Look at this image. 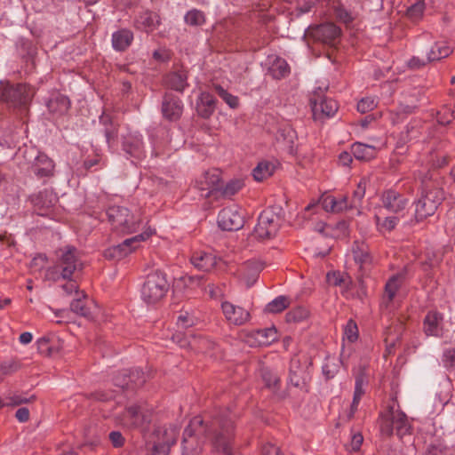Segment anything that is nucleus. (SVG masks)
<instances>
[{"instance_id": "obj_1", "label": "nucleus", "mask_w": 455, "mask_h": 455, "mask_svg": "<svg viewBox=\"0 0 455 455\" xmlns=\"http://www.w3.org/2000/svg\"><path fill=\"white\" fill-rule=\"evenodd\" d=\"M233 435L234 427L229 418L216 419L208 426L204 424L201 417H194L183 433L181 455H199L202 451V438L209 440L212 447L222 451L224 455H233L229 450Z\"/></svg>"}, {"instance_id": "obj_2", "label": "nucleus", "mask_w": 455, "mask_h": 455, "mask_svg": "<svg viewBox=\"0 0 455 455\" xmlns=\"http://www.w3.org/2000/svg\"><path fill=\"white\" fill-rule=\"evenodd\" d=\"M415 177L423 184L421 196L415 202V217L418 220H422L435 212L443 199V192L427 184V180L431 178L428 172L423 174L419 171L415 173Z\"/></svg>"}, {"instance_id": "obj_3", "label": "nucleus", "mask_w": 455, "mask_h": 455, "mask_svg": "<svg viewBox=\"0 0 455 455\" xmlns=\"http://www.w3.org/2000/svg\"><path fill=\"white\" fill-rule=\"evenodd\" d=\"M168 290L169 283L165 274L156 271L147 276L140 291L141 299L148 305L156 304L165 296Z\"/></svg>"}, {"instance_id": "obj_4", "label": "nucleus", "mask_w": 455, "mask_h": 455, "mask_svg": "<svg viewBox=\"0 0 455 455\" xmlns=\"http://www.w3.org/2000/svg\"><path fill=\"white\" fill-rule=\"evenodd\" d=\"M411 425L404 412L394 406L381 416L380 431L385 435H391L395 431L399 438L410 433Z\"/></svg>"}, {"instance_id": "obj_5", "label": "nucleus", "mask_w": 455, "mask_h": 455, "mask_svg": "<svg viewBox=\"0 0 455 455\" xmlns=\"http://www.w3.org/2000/svg\"><path fill=\"white\" fill-rule=\"evenodd\" d=\"M180 433L176 425L158 427L153 434V447L151 455H168L171 447L175 444Z\"/></svg>"}, {"instance_id": "obj_6", "label": "nucleus", "mask_w": 455, "mask_h": 455, "mask_svg": "<svg viewBox=\"0 0 455 455\" xmlns=\"http://www.w3.org/2000/svg\"><path fill=\"white\" fill-rule=\"evenodd\" d=\"M154 233V229L148 227L142 233L127 238L123 243L113 246L108 251L106 256L117 259H123L139 248L140 243L148 240Z\"/></svg>"}, {"instance_id": "obj_7", "label": "nucleus", "mask_w": 455, "mask_h": 455, "mask_svg": "<svg viewBox=\"0 0 455 455\" xmlns=\"http://www.w3.org/2000/svg\"><path fill=\"white\" fill-rule=\"evenodd\" d=\"M151 421V411L144 404L129 406L124 412L122 424L127 427H144Z\"/></svg>"}, {"instance_id": "obj_8", "label": "nucleus", "mask_w": 455, "mask_h": 455, "mask_svg": "<svg viewBox=\"0 0 455 455\" xmlns=\"http://www.w3.org/2000/svg\"><path fill=\"white\" fill-rule=\"evenodd\" d=\"M219 227L227 231H236L244 225L243 211L236 205L222 209L218 215Z\"/></svg>"}, {"instance_id": "obj_9", "label": "nucleus", "mask_w": 455, "mask_h": 455, "mask_svg": "<svg viewBox=\"0 0 455 455\" xmlns=\"http://www.w3.org/2000/svg\"><path fill=\"white\" fill-rule=\"evenodd\" d=\"M278 228V217L272 211L266 210L259 216L253 233L259 239H267L275 235Z\"/></svg>"}, {"instance_id": "obj_10", "label": "nucleus", "mask_w": 455, "mask_h": 455, "mask_svg": "<svg viewBox=\"0 0 455 455\" xmlns=\"http://www.w3.org/2000/svg\"><path fill=\"white\" fill-rule=\"evenodd\" d=\"M310 106L313 117L315 120H323L332 117L338 111V103L321 95H314L310 98Z\"/></svg>"}, {"instance_id": "obj_11", "label": "nucleus", "mask_w": 455, "mask_h": 455, "mask_svg": "<svg viewBox=\"0 0 455 455\" xmlns=\"http://www.w3.org/2000/svg\"><path fill=\"white\" fill-rule=\"evenodd\" d=\"M310 34L315 40L332 45L339 38L341 30L334 23L327 22L312 28Z\"/></svg>"}, {"instance_id": "obj_12", "label": "nucleus", "mask_w": 455, "mask_h": 455, "mask_svg": "<svg viewBox=\"0 0 455 455\" xmlns=\"http://www.w3.org/2000/svg\"><path fill=\"white\" fill-rule=\"evenodd\" d=\"M220 179L216 172H206L196 180V188L202 197L213 196L220 188Z\"/></svg>"}, {"instance_id": "obj_13", "label": "nucleus", "mask_w": 455, "mask_h": 455, "mask_svg": "<svg viewBox=\"0 0 455 455\" xmlns=\"http://www.w3.org/2000/svg\"><path fill=\"white\" fill-rule=\"evenodd\" d=\"M80 267L76 256V250L74 247H68L60 256L58 267L64 279H69L73 273Z\"/></svg>"}, {"instance_id": "obj_14", "label": "nucleus", "mask_w": 455, "mask_h": 455, "mask_svg": "<svg viewBox=\"0 0 455 455\" xmlns=\"http://www.w3.org/2000/svg\"><path fill=\"white\" fill-rule=\"evenodd\" d=\"M221 309L227 321L231 324L243 325L250 319V314L246 309L231 302L223 301Z\"/></svg>"}, {"instance_id": "obj_15", "label": "nucleus", "mask_w": 455, "mask_h": 455, "mask_svg": "<svg viewBox=\"0 0 455 455\" xmlns=\"http://www.w3.org/2000/svg\"><path fill=\"white\" fill-rule=\"evenodd\" d=\"M381 203L386 210L398 214L406 208L408 200L398 192L390 189L382 194Z\"/></svg>"}, {"instance_id": "obj_16", "label": "nucleus", "mask_w": 455, "mask_h": 455, "mask_svg": "<svg viewBox=\"0 0 455 455\" xmlns=\"http://www.w3.org/2000/svg\"><path fill=\"white\" fill-rule=\"evenodd\" d=\"M34 89L27 84H17L8 88L5 98L16 105L27 104L34 96Z\"/></svg>"}, {"instance_id": "obj_17", "label": "nucleus", "mask_w": 455, "mask_h": 455, "mask_svg": "<svg viewBox=\"0 0 455 455\" xmlns=\"http://www.w3.org/2000/svg\"><path fill=\"white\" fill-rule=\"evenodd\" d=\"M307 365L301 364L298 356H293L290 364L289 382L294 387L303 386L308 379Z\"/></svg>"}, {"instance_id": "obj_18", "label": "nucleus", "mask_w": 455, "mask_h": 455, "mask_svg": "<svg viewBox=\"0 0 455 455\" xmlns=\"http://www.w3.org/2000/svg\"><path fill=\"white\" fill-rule=\"evenodd\" d=\"M183 111V103L181 100L172 94H166L162 103V112L168 120H177L180 117Z\"/></svg>"}, {"instance_id": "obj_19", "label": "nucleus", "mask_w": 455, "mask_h": 455, "mask_svg": "<svg viewBox=\"0 0 455 455\" xmlns=\"http://www.w3.org/2000/svg\"><path fill=\"white\" fill-rule=\"evenodd\" d=\"M263 269V264L258 260L247 261L240 270L241 281L247 288L251 287L258 280L260 271Z\"/></svg>"}, {"instance_id": "obj_20", "label": "nucleus", "mask_w": 455, "mask_h": 455, "mask_svg": "<svg viewBox=\"0 0 455 455\" xmlns=\"http://www.w3.org/2000/svg\"><path fill=\"white\" fill-rule=\"evenodd\" d=\"M424 331L427 336H442L443 333V315L436 311H430L424 319Z\"/></svg>"}, {"instance_id": "obj_21", "label": "nucleus", "mask_w": 455, "mask_h": 455, "mask_svg": "<svg viewBox=\"0 0 455 455\" xmlns=\"http://www.w3.org/2000/svg\"><path fill=\"white\" fill-rule=\"evenodd\" d=\"M124 150L132 157L140 159L145 156L142 136L140 133H131L124 138Z\"/></svg>"}, {"instance_id": "obj_22", "label": "nucleus", "mask_w": 455, "mask_h": 455, "mask_svg": "<svg viewBox=\"0 0 455 455\" xmlns=\"http://www.w3.org/2000/svg\"><path fill=\"white\" fill-rule=\"evenodd\" d=\"M320 203L323 210L328 212L338 213L351 208L348 199L345 196L336 197L331 195H327L322 197Z\"/></svg>"}, {"instance_id": "obj_23", "label": "nucleus", "mask_w": 455, "mask_h": 455, "mask_svg": "<svg viewBox=\"0 0 455 455\" xmlns=\"http://www.w3.org/2000/svg\"><path fill=\"white\" fill-rule=\"evenodd\" d=\"M46 106L50 113L58 117L68 113L70 107V100L65 95L54 92L46 102Z\"/></svg>"}, {"instance_id": "obj_24", "label": "nucleus", "mask_w": 455, "mask_h": 455, "mask_svg": "<svg viewBox=\"0 0 455 455\" xmlns=\"http://www.w3.org/2000/svg\"><path fill=\"white\" fill-rule=\"evenodd\" d=\"M34 173L37 177H49L53 174L54 163L44 153H38L32 165Z\"/></svg>"}, {"instance_id": "obj_25", "label": "nucleus", "mask_w": 455, "mask_h": 455, "mask_svg": "<svg viewBox=\"0 0 455 455\" xmlns=\"http://www.w3.org/2000/svg\"><path fill=\"white\" fill-rule=\"evenodd\" d=\"M191 263L199 270L210 271L217 264V258L212 252L199 251L191 256Z\"/></svg>"}, {"instance_id": "obj_26", "label": "nucleus", "mask_w": 455, "mask_h": 455, "mask_svg": "<svg viewBox=\"0 0 455 455\" xmlns=\"http://www.w3.org/2000/svg\"><path fill=\"white\" fill-rule=\"evenodd\" d=\"M381 146L382 143L366 144L356 142L353 144L351 150L356 159L368 161L375 157L377 151Z\"/></svg>"}, {"instance_id": "obj_27", "label": "nucleus", "mask_w": 455, "mask_h": 455, "mask_svg": "<svg viewBox=\"0 0 455 455\" xmlns=\"http://www.w3.org/2000/svg\"><path fill=\"white\" fill-rule=\"evenodd\" d=\"M452 52L451 47L443 41L435 42L426 50V57L428 62L440 60L448 57Z\"/></svg>"}, {"instance_id": "obj_28", "label": "nucleus", "mask_w": 455, "mask_h": 455, "mask_svg": "<svg viewBox=\"0 0 455 455\" xmlns=\"http://www.w3.org/2000/svg\"><path fill=\"white\" fill-rule=\"evenodd\" d=\"M196 111L204 118H209L215 111V99L208 92H201L196 101Z\"/></svg>"}, {"instance_id": "obj_29", "label": "nucleus", "mask_w": 455, "mask_h": 455, "mask_svg": "<svg viewBox=\"0 0 455 455\" xmlns=\"http://www.w3.org/2000/svg\"><path fill=\"white\" fill-rule=\"evenodd\" d=\"M159 24L158 16L151 12H143L140 13L134 21V26L140 30L150 32L157 28Z\"/></svg>"}, {"instance_id": "obj_30", "label": "nucleus", "mask_w": 455, "mask_h": 455, "mask_svg": "<svg viewBox=\"0 0 455 455\" xmlns=\"http://www.w3.org/2000/svg\"><path fill=\"white\" fill-rule=\"evenodd\" d=\"M108 220L116 232H119L122 223L128 216V208L122 206H111L107 210Z\"/></svg>"}, {"instance_id": "obj_31", "label": "nucleus", "mask_w": 455, "mask_h": 455, "mask_svg": "<svg viewBox=\"0 0 455 455\" xmlns=\"http://www.w3.org/2000/svg\"><path fill=\"white\" fill-rule=\"evenodd\" d=\"M122 224L118 233L130 234L138 231L142 224L140 211L136 210L135 212H131L128 209V216Z\"/></svg>"}, {"instance_id": "obj_32", "label": "nucleus", "mask_w": 455, "mask_h": 455, "mask_svg": "<svg viewBox=\"0 0 455 455\" xmlns=\"http://www.w3.org/2000/svg\"><path fill=\"white\" fill-rule=\"evenodd\" d=\"M187 80V72L185 70H179L167 75L165 77V84L172 90L183 92L188 86Z\"/></svg>"}, {"instance_id": "obj_33", "label": "nucleus", "mask_w": 455, "mask_h": 455, "mask_svg": "<svg viewBox=\"0 0 455 455\" xmlns=\"http://www.w3.org/2000/svg\"><path fill=\"white\" fill-rule=\"evenodd\" d=\"M133 34L129 29H120L112 34V46L116 51H124L130 46Z\"/></svg>"}, {"instance_id": "obj_34", "label": "nucleus", "mask_w": 455, "mask_h": 455, "mask_svg": "<svg viewBox=\"0 0 455 455\" xmlns=\"http://www.w3.org/2000/svg\"><path fill=\"white\" fill-rule=\"evenodd\" d=\"M295 140L296 132L290 126H285L280 129L276 135L277 142L281 144V147L283 149L289 151L290 153L293 152Z\"/></svg>"}, {"instance_id": "obj_35", "label": "nucleus", "mask_w": 455, "mask_h": 455, "mask_svg": "<svg viewBox=\"0 0 455 455\" xmlns=\"http://www.w3.org/2000/svg\"><path fill=\"white\" fill-rule=\"evenodd\" d=\"M327 283L330 285L339 286L343 291H347L352 285V280L350 276L344 272L340 271H331L326 275Z\"/></svg>"}, {"instance_id": "obj_36", "label": "nucleus", "mask_w": 455, "mask_h": 455, "mask_svg": "<svg viewBox=\"0 0 455 455\" xmlns=\"http://www.w3.org/2000/svg\"><path fill=\"white\" fill-rule=\"evenodd\" d=\"M37 349L40 354L52 355L56 353L60 346V340L54 336H44L36 340Z\"/></svg>"}, {"instance_id": "obj_37", "label": "nucleus", "mask_w": 455, "mask_h": 455, "mask_svg": "<svg viewBox=\"0 0 455 455\" xmlns=\"http://www.w3.org/2000/svg\"><path fill=\"white\" fill-rule=\"evenodd\" d=\"M352 253L355 261L361 267L365 265L371 264V256L369 252L368 245L363 242H355L352 247Z\"/></svg>"}, {"instance_id": "obj_38", "label": "nucleus", "mask_w": 455, "mask_h": 455, "mask_svg": "<svg viewBox=\"0 0 455 455\" xmlns=\"http://www.w3.org/2000/svg\"><path fill=\"white\" fill-rule=\"evenodd\" d=\"M270 75L275 79H282L290 73V68L287 61L280 57H275L270 60L268 68Z\"/></svg>"}, {"instance_id": "obj_39", "label": "nucleus", "mask_w": 455, "mask_h": 455, "mask_svg": "<svg viewBox=\"0 0 455 455\" xmlns=\"http://www.w3.org/2000/svg\"><path fill=\"white\" fill-rule=\"evenodd\" d=\"M275 167L276 164L273 161H261L252 171L253 178L257 181H262L273 175Z\"/></svg>"}, {"instance_id": "obj_40", "label": "nucleus", "mask_w": 455, "mask_h": 455, "mask_svg": "<svg viewBox=\"0 0 455 455\" xmlns=\"http://www.w3.org/2000/svg\"><path fill=\"white\" fill-rule=\"evenodd\" d=\"M376 229L380 234L389 233L395 228L399 222V217L388 216L382 218L379 214L376 213L374 216Z\"/></svg>"}, {"instance_id": "obj_41", "label": "nucleus", "mask_w": 455, "mask_h": 455, "mask_svg": "<svg viewBox=\"0 0 455 455\" xmlns=\"http://www.w3.org/2000/svg\"><path fill=\"white\" fill-rule=\"evenodd\" d=\"M259 346H268L277 339V331L275 327L258 330L254 333Z\"/></svg>"}, {"instance_id": "obj_42", "label": "nucleus", "mask_w": 455, "mask_h": 455, "mask_svg": "<svg viewBox=\"0 0 455 455\" xmlns=\"http://www.w3.org/2000/svg\"><path fill=\"white\" fill-rule=\"evenodd\" d=\"M401 283L402 276L400 275H395L390 277L385 286L384 299H387L388 302L392 301L401 285Z\"/></svg>"}, {"instance_id": "obj_43", "label": "nucleus", "mask_w": 455, "mask_h": 455, "mask_svg": "<svg viewBox=\"0 0 455 455\" xmlns=\"http://www.w3.org/2000/svg\"><path fill=\"white\" fill-rule=\"evenodd\" d=\"M84 299L85 295L84 292L77 293V297L75 298L70 303V309L79 315L88 316L90 315V310L86 306Z\"/></svg>"}, {"instance_id": "obj_44", "label": "nucleus", "mask_w": 455, "mask_h": 455, "mask_svg": "<svg viewBox=\"0 0 455 455\" xmlns=\"http://www.w3.org/2000/svg\"><path fill=\"white\" fill-rule=\"evenodd\" d=\"M368 184V180L366 178H363L356 186V188L353 192V198L349 203L351 208H357L365 196L366 187Z\"/></svg>"}, {"instance_id": "obj_45", "label": "nucleus", "mask_w": 455, "mask_h": 455, "mask_svg": "<svg viewBox=\"0 0 455 455\" xmlns=\"http://www.w3.org/2000/svg\"><path fill=\"white\" fill-rule=\"evenodd\" d=\"M289 306V299L285 296H278L271 300L266 306V311L268 313H280Z\"/></svg>"}, {"instance_id": "obj_46", "label": "nucleus", "mask_w": 455, "mask_h": 455, "mask_svg": "<svg viewBox=\"0 0 455 455\" xmlns=\"http://www.w3.org/2000/svg\"><path fill=\"white\" fill-rule=\"evenodd\" d=\"M184 19L185 22L190 26H200L205 21L204 12L196 9L188 11Z\"/></svg>"}, {"instance_id": "obj_47", "label": "nucleus", "mask_w": 455, "mask_h": 455, "mask_svg": "<svg viewBox=\"0 0 455 455\" xmlns=\"http://www.w3.org/2000/svg\"><path fill=\"white\" fill-rule=\"evenodd\" d=\"M358 338V328L355 321L348 320L344 327L343 339L348 342H355Z\"/></svg>"}, {"instance_id": "obj_48", "label": "nucleus", "mask_w": 455, "mask_h": 455, "mask_svg": "<svg viewBox=\"0 0 455 455\" xmlns=\"http://www.w3.org/2000/svg\"><path fill=\"white\" fill-rule=\"evenodd\" d=\"M425 8H426L425 1L418 0L415 4H411L407 9V15L411 20H418L423 15Z\"/></svg>"}, {"instance_id": "obj_49", "label": "nucleus", "mask_w": 455, "mask_h": 455, "mask_svg": "<svg viewBox=\"0 0 455 455\" xmlns=\"http://www.w3.org/2000/svg\"><path fill=\"white\" fill-rule=\"evenodd\" d=\"M377 100L374 97L367 96L362 98L357 103V110L363 114L367 113L377 107Z\"/></svg>"}, {"instance_id": "obj_50", "label": "nucleus", "mask_w": 455, "mask_h": 455, "mask_svg": "<svg viewBox=\"0 0 455 455\" xmlns=\"http://www.w3.org/2000/svg\"><path fill=\"white\" fill-rule=\"evenodd\" d=\"M216 92L219 96L231 108H235L238 106V98L230 94L221 86H216Z\"/></svg>"}, {"instance_id": "obj_51", "label": "nucleus", "mask_w": 455, "mask_h": 455, "mask_svg": "<svg viewBox=\"0 0 455 455\" xmlns=\"http://www.w3.org/2000/svg\"><path fill=\"white\" fill-rule=\"evenodd\" d=\"M436 118L439 124L443 125L448 124L454 118L453 111L449 108H444L437 113Z\"/></svg>"}, {"instance_id": "obj_52", "label": "nucleus", "mask_w": 455, "mask_h": 455, "mask_svg": "<svg viewBox=\"0 0 455 455\" xmlns=\"http://www.w3.org/2000/svg\"><path fill=\"white\" fill-rule=\"evenodd\" d=\"M363 442V436L361 433L355 432L351 435V440L347 445L350 451H357Z\"/></svg>"}, {"instance_id": "obj_53", "label": "nucleus", "mask_w": 455, "mask_h": 455, "mask_svg": "<svg viewBox=\"0 0 455 455\" xmlns=\"http://www.w3.org/2000/svg\"><path fill=\"white\" fill-rule=\"evenodd\" d=\"M261 376L266 386L268 387H275L279 381V378L276 374L268 370H262Z\"/></svg>"}, {"instance_id": "obj_54", "label": "nucleus", "mask_w": 455, "mask_h": 455, "mask_svg": "<svg viewBox=\"0 0 455 455\" xmlns=\"http://www.w3.org/2000/svg\"><path fill=\"white\" fill-rule=\"evenodd\" d=\"M194 324V318L188 314H181L177 319V326L180 329H187Z\"/></svg>"}, {"instance_id": "obj_55", "label": "nucleus", "mask_w": 455, "mask_h": 455, "mask_svg": "<svg viewBox=\"0 0 455 455\" xmlns=\"http://www.w3.org/2000/svg\"><path fill=\"white\" fill-rule=\"evenodd\" d=\"M19 368H20V364L16 361L10 360V361L3 363L0 365V371L3 374L7 375V374H11V373L16 371Z\"/></svg>"}, {"instance_id": "obj_56", "label": "nucleus", "mask_w": 455, "mask_h": 455, "mask_svg": "<svg viewBox=\"0 0 455 455\" xmlns=\"http://www.w3.org/2000/svg\"><path fill=\"white\" fill-rule=\"evenodd\" d=\"M366 383H367V380L365 379V378L363 375L357 376L355 379L354 395L362 398V396L365 393L364 387H365Z\"/></svg>"}, {"instance_id": "obj_57", "label": "nucleus", "mask_w": 455, "mask_h": 455, "mask_svg": "<svg viewBox=\"0 0 455 455\" xmlns=\"http://www.w3.org/2000/svg\"><path fill=\"white\" fill-rule=\"evenodd\" d=\"M109 439L116 448L121 447L124 443V438L119 431H112L109 434Z\"/></svg>"}, {"instance_id": "obj_58", "label": "nucleus", "mask_w": 455, "mask_h": 455, "mask_svg": "<svg viewBox=\"0 0 455 455\" xmlns=\"http://www.w3.org/2000/svg\"><path fill=\"white\" fill-rule=\"evenodd\" d=\"M242 185L243 184L240 181H232L227 184L226 188H224V194L226 196L235 195L237 191L241 189Z\"/></svg>"}, {"instance_id": "obj_59", "label": "nucleus", "mask_w": 455, "mask_h": 455, "mask_svg": "<svg viewBox=\"0 0 455 455\" xmlns=\"http://www.w3.org/2000/svg\"><path fill=\"white\" fill-rule=\"evenodd\" d=\"M48 197H50V199L48 203L45 204V207L48 208L53 204V201L55 200V198L52 195V193H49L47 191L40 192L37 197L34 200V203L36 205H38L41 203L42 199ZM43 205L44 206V204Z\"/></svg>"}, {"instance_id": "obj_60", "label": "nucleus", "mask_w": 455, "mask_h": 455, "mask_svg": "<svg viewBox=\"0 0 455 455\" xmlns=\"http://www.w3.org/2000/svg\"><path fill=\"white\" fill-rule=\"evenodd\" d=\"M262 455H283L279 448L272 443H266L262 447Z\"/></svg>"}, {"instance_id": "obj_61", "label": "nucleus", "mask_w": 455, "mask_h": 455, "mask_svg": "<svg viewBox=\"0 0 455 455\" xmlns=\"http://www.w3.org/2000/svg\"><path fill=\"white\" fill-rule=\"evenodd\" d=\"M338 371V368L335 365H331L329 363H325L323 366V373L326 379H331L335 376Z\"/></svg>"}, {"instance_id": "obj_62", "label": "nucleus", "mask_w": 455, "mask_h": 455, "mask_svg": "<svg viewBox=\"0 0 455 455\" xmlns=\"http://www.w3.org/2000/svg\"><path fill=\"white\" fill-rule=\"evenodd\" d=\"M336 14L339 20L344 23H349L352 21L351 14L343 8L337 9Z\"/></svg>"}, {"instance_id": "obj_63", "label": "nucleus", "mask_w": 455, "mask_h": 455, "mask_svg": "<svg viewBox=\"0 0 455 455\" xmlns=\"http://www.w3.org/2000/svg\"><path fill=\"white\" fill-rule=\"evenodd\" d=\"M443 361L450 366H455V348L447 349L443 353Z\"/></svg>"}, {"instance_id": "obj_64", "label": "nucleus", "mask_w": 455, "mask_h": 455, "mask_svg": "<svg viewBox=\"0 0 455 455\" xmlns=\"http://www.w3.org/2000/svg\"><path fill=\"white\" fill-rule=\"evenodd\" d=\"M15 417H16V419L20 422H26V421H28V419H29V411H28V409H27L25 407H21V408L18 409L16 413H15Z\"/></svg>"}]
</instances>
